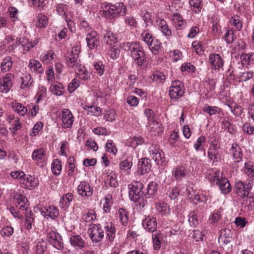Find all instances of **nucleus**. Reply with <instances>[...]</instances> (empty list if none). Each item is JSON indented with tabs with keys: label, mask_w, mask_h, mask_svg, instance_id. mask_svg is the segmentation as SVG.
<instances>
[{
	"label": "nucleus",
	"mask_w": 254,
	"mask_h": 254,
	"mask_svg": "<svg viewBox=\"0 0 254 254\" xmlns=\"http://www.w3.org/2000/svg\"><path fill=\"white\" fill-rule=\"evenodd\" d=\"M156 24L158 29L166 37L172 35V31L167 24V22L163 19L158 18L156 20Z\"/></svg>",
	"instance_id": "obj_21"
},
{
	"label": "nucleus",
	"mask_w": 254,
	"mask_h": 254,
	"mask_svg": "<svg viewBox=\"0 0 254 254\" xmlns=\"http://www.w3.org/2000/svg\"><path fill=\"white\" fill-rule=\"evenodd\" d=\"M151 164L150 160L147 158L141 159L138 164V172L141 175L148 173L151 170Z\"/></svg>",
	"instance_id": "obj_27"
},
{
	"label": "nucleus",
	"mask_w": 254,
	"mask_h": 254,
	"mask_svg": "<svg viewBox=\"0 0 254 254\" xmlns=\"http://www.w3.org/2000/svg\"><path fill=\"white\" fill-rule=\"evenodd\" d=\"M106 150L111 153L116 155L118 152V149L115 143L111 139H108L105 144Z\"/></svg>",
	"instance_id": "obj_58"
},
{
	"label": "nucleus",
	"mask_w": 254,
	"mask_h": 254,
	"mask_svg": "<svg viewBox=\"0 0 254 254\" xmlns=\"http://www.w3.org/2000/svg\"><path fill=\"white\" fill-rule=\"evenodd\" d=\"M28 67L32 72L36 73H42L44 72V68L42 67L41 63L35 59H31L29 61Z\"/></svg>",
	"instance_id": "obj_31"
},
{
	"label": "nucleus",
	"mask_w": 254,
	"mask_h": 254,
	"mask_svg": "<svg viewBox=\"0 0 254 254\" xmlns=\"http://www.w3.org/2000/svg\"><path fill=\"white\" fill-rule=\"evenodd\" d=\"M104 119L108 122H113L116 119L115 111L113 110L106 111L104 114Z\"/></svg>",
	"instance_id": "obj_63"
},
{
	"label": "nucleus",
	"mask_w": 254,
	"mask_h": 254,
	"mask_svg": "<svg viewBox=\"0 0 254 254\" xmlns=\"http://www.w3.org/2000/svg\"><path fill=\"white\" fill-rule=\"evenodd\" d=\"M245 173L250 177H254V166L252 162H246L244 168Z\"/></svg>",
	"instance_id": "obj_60"
},
{
	"label": "nucleus",
	"mask_w": 254,
	"mask_h": 254,
	"mask_svg": "<svg viewBox=\"0 0 254 254\" xmlns=\"http://www.w3.org/2000/svg\"><path fill=\"white\" fill-rule=\"evenodd\" d=\"M69 240L71 246L77 251L82 250L87 245L85 240L79 235H71Z\"/></svg>",
	"instance_id": "obj_16"
},
{
	"label": "nucleus",
	"mask_w": 254,
	"mask_h": 254,
	"mask_svg": "<svg viewBox=\"0 0 254 254\" xmlns=\"http://www.w3.org/2000/svg\"><path fill=\"white\" fill-rule=\"evenodd\" d=\"M86 41L87 47L90 50L96 49L100 45L99 37L95 31H92L87 34Z\"/></svg>",
	"instance_id": "obj_14"
},
{
	"label": "nucleus",
	"mask_w": 254,
	"mask_h": 254,
	"mask_svg": "<svg viewBox=\"0 0 254 254\" xmlns=\"http://www.w3.org/2000/svg\"><path fill=\"white\" fill-rule=\"evenodd\" d=\"M88 233L93 243L101 241L104 236V232L100 224H91L88 229Z\"/></svg>",
	"instance_id": "obj_5"
},
{
	"label": "nucleus",
	"mask_w": 254,
	"mask_h": 254,
	"mask_svg": "<svg viewBox=\"0 0 254 254\" xmlns=\"http://www.w3.org/2000/svg\"><path fill=\"white\" fill-rule=\"evenodd\" d=\"M19 45H21L23 48L24 53L28 52L31 49L33 48L32 41L25 37L19 38L15 43L9 46V50L13 51L15 48Z\"/></svg>",
	"instance_id": "obj_15"
},
{
	"label": "nucleus",
	"mask_w": 254,
	"mask_h": 254,
	"mask_svg": "<svg viewBox=\"0 0 254 254\" xmlns=\"http://www.w3.org/2000/svg\"><path fill=\"white\" fill-rule=\"evenodd\" d=\"M93 65L94 66V69L95 70V72L98 75L101 76L104 74L105 66L103 62H94Z\"/></svg>",
	"instance_id": "obj_49"
},
{
	"label": "nucleus",
	"mask_w": 254,
	"mask_h": 254,
	"mask_svg": "<svg viewBox=\"0 0 254 254\" xmlns=\"http://www.w3.org/2000/svg\"><path fill=\"white\" fill-rule=\"evenodd\" d=\"M56 55L52 50L44 51L40 56V60L43 63L50 64L54 59Z\"/></svg>",
	"instance_id": "obj_41"
},
{
	"label": "nucleus",
	"mask_w": 254,
	"mask_h": 254,
	"mask_svg": "<svg viewBox=\"0 0 254 254\" xmlns=\"http://www.w3.org/2000/svg\"><path fill=\"white\" fill-rule=\"evenodd\" d=\"M141 39L147 45H149L154 39L152 34L148 30H144L141 34Z\"/></svg>",
	"instance_id": "obj_57"
},
{
	"label": "nucleus",
	"mask_w": 254,
	"mask_h": 254,
	"mask_svg": "<svg viewBox=\"0 0 254 254\" xmlns=\"http://www.w3.org/2000/svg\"><path fill=\"white\" fill-rule=\"evenodd\" d=\"M81 48L79 46H75L68 51L65 56V64L68 67L74 68L81 64L79 59Z\"/></svg>",
	"instance_id": "obj_4"
},
{
	"label": "nucleus",
	"mask_w": 254,
	"mask_h": 254,
	"mask_svg": "<svg viewBox=\"0 0 254 254\" xmlns=\"http://www.w3.org/2000/svg\"><path fill=\"white\" fill-rule=\"evenodd\" d=\"M252 188V184L248 183V184L244 185L242 182H238L235 184V191L240 197L243 198H246L247 200L251 199V197H248V196L249 192Z\"/></svg>",
	"instance_id": "obj_12"
},
{
	"label": "nucleus",
	"mask_w": 254,
	"mask_h": 254,
	"mask_svg": "<svg viewBox=\"0 0 254 254\" xmlns=\"http://www.w3.org/2000/svg\"><path fill=\"white\" fill-rule=\"evenodd\" d=\"M128 196L130 200L134 202L140 207L143 208L147 204V199L144 198L142 191L143 184L139 181H133L128 185Z\"/></svg>",
	"instance_id": "obj_1"
},
{
	"label": "nucleus",
	"mask_w": 254,
	"mask_h": 254,
	"mask_svg": "<svg viewBox=\"0 0 254 254\" xmlns=\"http://www.w3.org/2000/svg\"><path fill=\"white\" fill-rule=\"evenodd\" d=\"M224 38L228 44H232L236 39L234 30L232 29L227 30L224 34Z\"/></svg>",
	"instance_id": "obj_52"
},
{
	"label": "nucleus",
	"mask_w": 254,
	"mask_h": 254,
	"mask_svg": "<svg viewBox=\"0 0 254 254\" xmlns=\"http://www.w3.org/2000/svg\"><path fill=\"white\" fill-rule=\"evenodd\" d=\"M139 66H142L146 59V56L143 47H138V50L130 56Z\"/></svg>",
	"instance_id": "obj_20"
},
{
	"label": "nucleus",
	"mask_w": 254,
	"mask_h": 254,
	"mask_svg": "<svg viewBox=\"0 0 254 254\" xmlns=\"http://www.w3.org/2000/svg\"><path fill=\"white\" fill-rule=\"evenodd\" d=\"M13 61L10 56H6L2 60L0 68L3 73L8 72L13 66Z\"/></svg>",
	"instance_id": "obj_30"
},
{
	"label": "nucleus",
	"mask_w": 254,
	"mask_h": 254,
	"mask_svg": "<svg viewBox=\"0 0 254 254\" xmlns=\"http://www.w3.org/2000/svg\"><path fill=\"white\" fill-rule=\"evenodd\" d=\"M117 216L124 226H126L128 222V213L125 209L120 208L117 213Z\"/></svg>",
	"instance_id": "obj_46"
},
{
	"label": "nucleus",
	"mask_w": 254,
	"mask_h": 254,
	"mask_svg": "<svg viewBox=\"0 0 254 254\" xmlns=\"http://www.w3.org/2000/svg\"><path fill=\"white\" fill-rule=\"evenodd\" d=\"M14 75L11 73H7L0 79V92L7 93L9 92L13 86L12 81Z\"/></svg>",
	"instance_id": "obj_9"
},
{
	"label": "nucleus",
	"mask_w": 254,
	"mask_h": 254,
	"mask_svg": "<svg viewBox=\"0 0 254 254\" xmlns=\"http://www.w3.org/2000/svg\"><path fill=\"white\" fill-rule=\"evenodd\" d=\"M84 109L87 111L88 114L96 117L99 116L102 113L101 109L96 106L85 105L84 106Z\"/></svg>",
	"instance_id": "obj_45"
},
{
	"label": "nucleus",
	"mask_w": 254,
	"mask_h": 254,
	"mask_svg": "<svg viewBox=\"0 0 254 254\" xmlns=\"http://www.w3.org/2000/svg\"><path fill=\"white\" fill-rule=\"evenodd\" d=\"M102 11L106 18L112 19L118 15H124L126 13V6L123 2L113 4L104 2L102 4Z\"/></svg>",
	"instance_id": "obj_2"
},
{
	"label": "nucleus",
	"mask_w": 254,
	"mask_h": 254,
	"mask_svg": "<svg viewBox=\"0 0 254 254\" xmlns=\"http://www.w3.org/2000/svg\"><path fill=\"white\" fill-rule=\"evenodd\" d=\"M74 69L79 79L86 81L90 78V74L85 66L81 64L77 65Z\"/></svg>",
	"instance_id": "obj_24"
},
{
	"label": "nucleus",
	"mask_w": 254,
	"mask_h": 254,
	"mask_svg": "<svg viewBox=\"0 0 254 254\" xmlns=\"http://www.w3.org/2000/svg\"><path fill=\"white\" fill-rule=\"evenodd\" d=\"M52 172L55 175H59L62 170L61 162L58 159L54 160L51 165Z\"/></svg>",
	"instance_id": "obj_54"
},
{
	"label": "nucleus",
	"mask_w": 254,
	"mask_h": 254,
	"mask_svg": "<svg viewBox=\"0 0 254 254\" xmlns=\"http://www.w3.org/2000/svg\"><path fill=\"white\" fill-rule=\"evenodd\" d=\"M47 237L49 243L55 248L60 251L64 249L63 240L60 234L52 231L48 233Z\"/></svg>",
	"instance_id": "obj_8"
},
{
	"label": "nucleus",
	"mask_w": 254,
	"mask_h": 254,
	"mask_svg": "<svg viewBox=\"0 0 254 254\" xmlns=\"http://www.w3.org/2000/svg\"><path fill=\"white\" fill-rule=\"evenodd\" d=\"M141 46V45L138 42H131L124 43L123 47L125 51H129L131 56L135 51L138 50V47H140Z\"/></svg>",
	"instance_id": "obj_43"
},
{
	"label": "nucleus",
	"mask_w": 254,
	"mask_h": 254,
	"mask_svg": "<svg viewBox=\"0 0 254 254\" xmlns=\"http://www.w3.org/2000/svg\"><path fill=\"white\" fill-rule=\"evenodd\" d=\"M156 208L158 212L162 215H167L170 213V208L167 204L164 201H160L156 203Z\"/></svg>",
	"instance_id": "obj_47"
},
{
	"label": "nucleus",
	"mask_w": 254,
	"mask_h": 254,
	"mask_svg": "<svg viewBox=\"0 0 254 254\" xmlns=\"http://www.w3.org/2000/svg\"><path fill=\"white\" fill-rule=\"evenodd\" d=\"M232 234L229 229H223L220 231V235L218 238L219 243L222 242L225 245L231 242L232 240Z\"/></svg>",
	"instance_id": "obj_25"
},
{
	"label": "nucleus",
	"mask_w": 254,
	"mask_h": 254,
	"mask_svg": "<svg viewBox=\"0 0 254 254\" xmlns=\"http://www.w3.org/2000/svg\"><path fill=\"white\" fill-rule=\"evenodd\" d=\"M72 199L73 194L71 193H67L64 195L60 201L61 208L64 209H67L69 206Z\"/></svg>",
	"instance_id": "obj_38"
},
{
	"label": "nucleus",
	"mask_w": 254,
	"mask_h": 254,
	"mask_svg": "<svg viewBox=\"0 0 254 254\" xmlns=\"http://www.w3.org/2000/svg\"><path fill=\"white\" fill-rule=\"evenodd\" d=\"M39 183L38 178L30 175H25L24 179H21L20 186L26 190H32L38 186Z\"/></svg>",
	"instance_id": "obj_11"
},
{
	"label": "nucleus",
	"mask_w": 254,
	"mask_h": 254,
	"mask_svg": "<svg viewBox=\"0 0 254 254\" xmlns=\"http://www.w3.org/2000/svg\"><path fill=\"white\" fill-rule=\"evenodd\" d=\"M172 21L175 27L178 30H181L186 27V21L182 15L178 13H174Z\"/></svg>",
	"instance_id": "obj_28"
},
{
	"label": "nucleus",
	"mask_w": 254,
	"mask_h": 254,
	"mask_svg": "<svg viewBox=\"0 0 254 254\" xmlns=\"http://www.w3.org/2000/svg\"><path fill=\"white\" fill-rule=\"evenodd\" d=\"M185 88L183 83L180 80L172 82L169 89V96L172 99L177 100L184 95Z\"/></svg>",
	"instance_id": "obj_7"
},
{
	"label": "nucleus",
	"mask_w": 254,
	"mask_h": 254,
	"mask_svg": "<svg viewBox=\"0 0 254 254\" xmlns=\"http://www.w3.org/2000/svg\"><path fill=\"white\" fill-rule=\"evenodd\" d=\"M12 109L19 115L24 116L27 113L26 107L22 103L17 102H14L12 103Z\"/></svg>",
	"instance_id": "obj_40"
},
{
	"label": "nucleus",
	"mask_w": 254,
	"mask_h": 254,
	"mask_svg": "<svg viewBox=\"0 0 254 254\" xmlns=\"http://www.w3.org/2000/svg\"><path fill=\"white\" fill-rule=\"evenodd\" d=\"M148 46H149V48L152 53L154 55H157L158 54L159 50L161 49L162 44L158 40L154 39L152 42H151V43Z\"/></svg>",
	"instance_id": "obj_51"
},
{
	"label": "nucleus",
	"mask_w": 254,
	"mask_h": 254,
	"mask_svg": "<svg viewBox=\"0 0 254 254\" xmlns=\"http://www.w3.org/2000/svg\"><path fill=\"white\" fill-rule=\"evenodd\" d=\"M107 181L109 182L110 186L112 187L115 188L118 186L116 174L113 171H111L108 173Z\"/></svg>",
	"instance_id": "obj_56"
},
{
	"label": "nucleus",
	"mask_w": 254,
	"mask_h": 254,
	"mask_svg": "<svg viewBox=\"0 0 254 254\" xmlns=\"http://www.w3.org/2000/svg\"><path fill=\"white\" fill-rule=\"evenodd\" d=\"M152 236L153 249L155 251H158L161 248V243L163 241V237L162 235L157 231L153 233Z\"/></svg>",
	"instance_id": "obj_39"
},
{
	"label": "nucleus",
	"mask_w": 254,
	"mask_h": 254,
	"mask_svg": "<svg viewBox=\"0 0 254 254\" xmlns=\"http://www.w3.org/2000/svg\"><path fill=\"white\" fill-rule=\"evenodd\" d=\"M50 90L53 94L57 96L63 95L64 92V88L63 84L58 82L52 84Z\"/></svg>",
	"instance_id": "obj_35"
},
{
	"label": "nucleus",
	"mask_w": 254,
	"mask_h": 254,
	"mask_svg": "<svg viewBox=\"0 0 254 254\" xmlns=\"http://www.w3.org/2000/svg\"><path fill=\"white\" fill-rule=\"evenodd\" d=\"M13 199L16 208L22 211L27 210L28 208V200L24 195L20 193H16L13 195Z\"/></svg>",
	"instance_id": "obj_17"
},
{
	"label": "nucleus",
	"mask_w": 254,
	"mask_h": 254,
	"mask_svg": "<svg viewBox=\"0 0 254 254\" xmlns=\"http://www.w3.org/2000/svg\"><path fill=\"white\" fill-rule=\"evenodd\" d=\"M229 22L231 26L234 27L235 30L240 31L243 27V18L237 14H234L229 19Z\"/></svg>",
	"instance_id": "obj_29"
},
{
	"label": "nucleus",
	"mask_w": 254,
	"mask_h": 254,
	"mask_svg": "<svg viewBox=\"0 0 254 254\" xmlns=\"http://www.w3.org/2000/svg\"><path fill=\"white\" fill-rule=\"evenodd\" d=\"M142 224L144 228L147 231L152 232L153 233L156 232L157 223L155 218L150 216H145L142 220Z\"/></svg>",
	"instance_id": "obj_18"
},
{
	"label": "nucleus",
	"mask_w": 254,
	"mask_h": 254,
	"mask_svg": "<svg viewBox=\"0 0 254 254\" xmlns=\"http://www.w3.org/2000/svg\"><path fill=\"white\" fill-rule=\"evenodd\" d=\"M211 175L210 181L213 185L219 186L222 193L227 194L231 192L232 190L231 185L220 171H213Z\"/></svg>",
	"instance_id": "obj_3"
},
{
	"label": "nucleus",
	"mask_w": 254,
	"mask_h": 254,
	"mask_svg": "<svg viewBox=\"0 0 254 254\" xmlns=\"http://www.w3.org/2000/svg\"><path fill=\"white\" fill-rule=\"evenodd\" d=\"M46 96L47 89L44 86L40 87L35 96V98H36V103H38L41 101L44 100L46 98Z\"/></svg>",
	"instance_id": "obj_59"
},
{
	"label": "nucleus",
	"mask_w": 254,
	"mask_h": 254,
	"mask_svg": "<svg viewBox=\"0 0 254 254\" xmlns=\"http://www.w3.org/2000/svg\"><path fill=\"white\" fill-rule=\"evenodd\" d=\"M235 159V162H240L243 159V153L240 147L236 143H233L229 150Z\"/></svg>",
	"instance_id": "obj_26"
},
{
	"label": "nucleus",
	"mask_w": 254,
	"mask_h": 254,
	"mask_svg": "<svg viewBox=\"0 0 254 254\" xmlns=\"http://www.w3.org/2000/svg\"><path fill=\"white\" fill-rule=\"evenodd\" d=\"M106 239L110 243H112L116 236V228L115 225L111 222L106 223L104 226Z\"/></svg>",
	"instance_id": "obj_23"
},
{
	"label": "nucleus",
	"mask_w": 254,
	"mask_h": 254,
	"mask_svg": "<svg viewBox=\"0 0 254 254\" xmlns=\"http://www.w3.org/2000/svg\"><path fill=\"white\" fill-rule=\"evenodd\" d=\"M190 4L192 11L195 13H198L200 12L202 6L200 0H190Z\"/></svg>",
	"instance_id": "obj_55"
},
{
	"label": "nucleus",
	"mask_w": 254,
	"mask_h": 254,
	"mask_svg": "<svg viewBox=\"0 0 254 254\" xmlns=\"http://www.w3.org/2000/svg\"><path fill=\"white\" fill-rule=\"evenodd\" d=\"M41 215L45 218L54 220L59 215V211L58 208L53 205L46 206L42 207L40 210Z\"/></svg>",
	"instance_id": "obj_13"
},
{
	"label": "nucleus",
	"mask_w": 254,
	"mask_h": 254,
	"mask_svg": "<svg viewBox=\"0 0 254 254\" xmlns=\"http://www.w3.org/2000/svg\"><path fill=\"white\" fill-rule=\"evenodd\" d=\"M186 169L184 166L176 167L172 171V175L175 179L178 181H182L186 176Z\"/></svg>",
	"instance_id": "obj_36"
},
{
	"label": "nucleus",
	"mask_w": 254,
	"mask_h": 254,
	"mask_svg": "<svg viewBox=\"0 0 254 254\" xmlns=\"http://www.w3.org/2000/svg\"><path fill=\"white\" fill-rule=\"evenodd\" d=\"M105 202L103 203V210L104 212L108 213L111 210L113 204L112 196L110 194H106L104 197Z\"/></svg>",
	"instance_id": "obj_48"
},
{
	"label": "nucleus",
	"mask_w": 254,
	"mask_h": 254,
	"mask_svg": "<svg viewBox=\"0 0 254 254\" xmlns=\"http://www.w3.org/2000/svg\"><path fill=\"white\" fill-rule=\"evenodd\" d=\"M21 89L29 88L33 84V80L29 73H25L23 74L20 77Z\"/></svg>",
	"instance_id": "obj_34"
},
{
	"label": "nucleus",
	"mask_w": 254,
	"mask_h": 254,
	"mask_svg": "<svg viewBox=\"0 0 254 254\" xmlns=\"http://www.w3.org/2000/svg\"><path fill=\"white\" fill-rule=\"evenodd\" d=\"M59 118L62 121V127L64 129L71 128L74 121V118L68 109H63L59 114Z\"/></svg>",
	"instance_id": "obj_6"
},
{
	"label": "nucleus",
	"mask_w": 254,
	"mask_h": 254,
	"mask_svg": "<svg viewBox=\"0 0 254 254\" xmlns=\"http://www.w3.org/2000/svg\"><path fill=\"white\" fill-rule=\"evenodd\" d=\"M47 245L45 242H39L36 245V252L37 254H45Z\"/></svg>",
	"instance_id": "obj_64"
},
{
	"label": "nucleus",
	"mask_w": 254,
	"mask_h": 254,
	"mask_svg": "<svg viewBox=\"0 0 254 254\" xmlns=\"http://www.w3.org/2000/svg\"><path fill=\"white\" fill-rule=\"evenodd\" d=\"M151 158L158 165H161L165 161V155L162 150L153 155Z\"/></svg>",
	"instance_id": "obj_53"
},
{
	"label": "nucleus",
	"mask_w": 254,
	"mask_h": 254,
	"mask_svg": "<svg viewBox=\"0 0 254 254\" xmlns=\"http://www.w3.org/2000/svg\"><path fill=\"white\" fill-rule=\"evenodd\" d=\"M96 213L94 209H90L83 214L81 220L85 223H91L96 219Z\"/></svg>",
	"instance_id": "obj_44"
},
{
	"label": "nucleus",
	"mask_w": 254,
	"mask_h": 254,
	"mask_svg": "<svg viewBox=\"0 0 254 254\" xmlns=\"http://www.w3.org/2000/svg\"><path fill=\"white\" fill-rule=\"evenodd\" d=\"M166 75L160 71H153L150 75L151 80L157 83L163 82L166 79Z\"/></svg>",
	"instance_id": "obj_42"
},
{
	"label": "nucleus",
	"mask_w": 254,
	"mask_h": 254,
	"mask_svg": "<svg viewBox=\"0 0 254 254\" xmlns=\"http://www.w3.org/2000/svg\"><path fill=\"white\" fill-rule=\"evenodd\" d=\"M46 158L45 151L42 148L34 149L32 154V159L36 162L43 161Z\"/></svg>",
	"instance_id": "obj_37"
},
{
	"label": "nucleus",
	"mask_w": 254,
	"mask_h": 254,
	"mask_svg": "<svg viewBox=\"0 0 254 254\" xmlns=\"http://www.w3.org/2000/svg\"><path fill=\"white\" fill-rule=\"evenodd\" d=\"M55 7L57 13L59 15L63 17L66 21L67 25L69 26V23L72 22V19L69 18L68 15L66 14L68 6L64 3H60L56 4Z\"/></svg>",
	"instance_id": "obj_22"
},
{
	"label": "nucleus",
	"mask_w": 254,
	"mask_h": 254,
	"mask_svg": "<svg viewBox=\"0 0 254 254\" xmlns=\"http://www.w3.org/2000/svg\"><path fill=\"white\" fill-rule=\"evenodd\" d=\"M104 42L111 47L118 42V37L116 34L110 31H106L104 37Z\"/></svg>",
	"instance_id": "obj_33"
},
{
	"label": "nucleus",
	"mask_w": 254,
	"mask_h": 254,
	"mask_svg": "<svg viewBox=\"0 0 254 254\" xmlns=\"http://www.w3.org/2000/svg\"><path fill=\"white\" fill-rule=\"evenodd\" d=\"M208 62L212 69L220 71L223 69L224 62L221 56L216 53H212L209 55Z\"/></svg>",
	"instance_id": "obj_10"
},
{
	"label": "nucleus",
	"mask_w": 254,
	"mask_h": 254,
	"mask_svg": "<svg viewBox=\"0 0 254 254\" xmlns=\"http://www.w3.org/2000/svg\"><path fill=\"white\" fill-rule=\"evenodd\" d=\"M77 191L82 197L91 196L93 194L92 188L88 182L85 181L80 182L77 187Z\"/></svg>",
	"instance_id": "obj_19"
},
{
	"label": "nucleus",
	"mask_w": 254,
	"mask_h": 254,
	"mask_svg": "<svg viewBox=\"0 0 254 254\" xmlns=\"http://www.w3.org/2000/svg\"><path fill=\"white\" fill-rule=\"evenodd\" d=\"M221 111V109L217 106H210L206 105L203 108V111L209 114V116H212L219 114Z\"/></svg>",
	"instance_id": "obj_50"
},
{
	"label": "nucleus",
	"mask_w": 254,
	"mask_h": 254,
	"mask_svg": "<svg viewBox=\"0 0 254 254\" xmlns=\"http://www.w3.org/2000/svg\"><path fill=\"white\" fill-rule=\"evenodd\" d=\"M158 184L154 181L150 182L146 188V192L144 195L146 198L154 197L157 193Z\"/></svg>",
	"instance_id": "obj_32"
},
{
	"label": "nucleus",
	"mask_w": 254,
	"mask_h": 254,
	"mask_svg": "<svg viewBox=\"0 0 254 254\" xmlns=\"http://www.w3.org/2000/svg\"><path fill=\"white\" fill-rule=\"evenodd\" d=\"M160 125L158 122L153 120L148 122L147 127L148 130L151 132H158Z\"/></svg>",
	"instance_id": "obj_61"
},
{
	"label": "nucleus",
	"mask_w": 254,
	"mask_h": 254,
	"mask_svg": "<svg viewBox=\"0 0 254 254\" xmlns=\"http://www.w3.org/2000/svg\"><path fill=\"white\" fill-rule=\"evenodd\" d=\"M189 222L191 227H195L198 224L196 213L195 211H191L189 215Z\"/></svg>",
	"instance_id": "obj_62"
}]
</instances>
